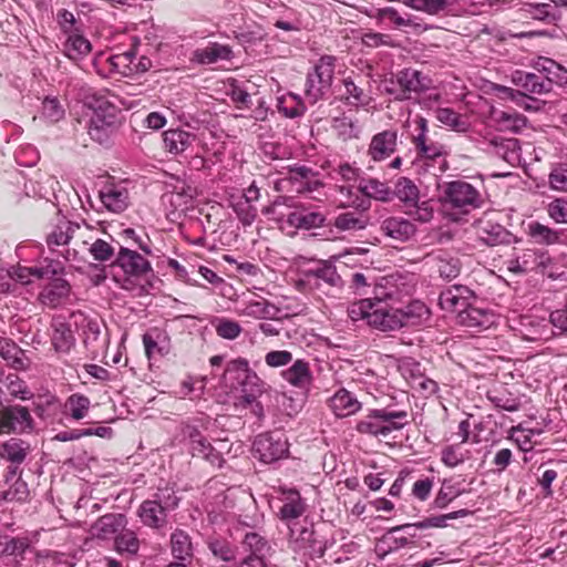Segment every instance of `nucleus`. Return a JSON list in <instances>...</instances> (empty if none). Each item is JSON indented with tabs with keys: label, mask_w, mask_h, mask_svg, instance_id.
<instances>
[{
	"label": "nucleus",
	"mask_w": 567,
	"mask_h": 567,
	"mask_svg": "<svg viewBox=\"0 0 567 567\" xmlns=\"http://www.w3.org/2000/svg\"><path fill=\"white\" fill-rule=\"evenodd\" d=\"M29 451V444L20 439H10L0 446V456L12 464L20 465L24 462Z\"/></svg>",
	"instance_id": "49530a36"
},
{
	"label": "nucleus",
	"mask_w": 567,
	"mask_h": 567,
	"mask_svg": "<svg viewBox=\"0 0 567 567\" xmlns=\"http://www.w3.org/2000/svg\"><path fill=\"white\" fill-rule=\"evenodd\" d=\"M238 316L248 317L256 320H276L280 315V309L272 302L261 298L249 300L237 309Z\"/></svg>",
	"instance_id": "c85d7f7f"
},
{
	"label": "nucleus",
	"mask_w": 567,
	"mask_h": 567,
	"mask_svg": "<svg viewBox=\"0 0 567 567\" xmlns=\"http://www.w3.org/2000/svg\"><path fill=\"white\" fill-rule=\"evenodd\" d=\"M458 321L470 329L481 331L488 329L495 323V316L492 311L473 307L471 303L468 308L460 315Z\"/></svg>",
	"instance_id": "f704fd0d"
},
{
	"label": "nucleus",
	"mask_w": 567,
	"mask_h": 567,
	"mask_svg": "<svg viewBox=\"0 0 567 567\" xmlns=\"http://www.w3.org/2000/svg\"><path fill=\"white\" fill-rule=\"evenodd\" d=\"M115 549L120 554L135 555L140 549V540L136 534L130 529H122L115 537Z\"/></svg>",
	"instance_id": "338daca9"
},
{
	"label": "nucleus",
	"mask_w": 567,
	"mask_h": 567,
	"mask_svg": "<svg viewBox=\"0 0 567 567\" xmlns=\"http://www.w3.org/2000/svg\"><path fill=\"white\" fill-rule=\"evenodd\" d=\"M184 435L189 440L193 456L200 457L212 466L220 468L224 463V453L229 452L227 440L216 441L213 445L196 426L187 425Z\"/></svg>",
	"instance_id": "1a4fd4ad"
},
{
	"label": "nucleus",
	"mask_w": 567,
	"mask_h": 567,
	"mask_svg": "<svg viewBox=\"0 0 567 567\" xmlns=\"http://www.w3.org/2000/svg\"><path fill=\"white\" fill-rule=\"evenodd\" d=\"M525 234L530 243L540 246H553L560 244V229L550 228L537 220H530L526 224Z\"/></svg>",
	"instance_id": "7c9ffc66"
},
{
	"label": "nucleus",
	"mask_w": 567,
	"mask_h": 567,
	"mask_svg": "<svg viewBox=\"0 0 567 567\" xmlns=\"http://www.w3.org/2000/svg\"><path fill=\"white\" fill-rule=\"evenodd\" d=\"M71 298V286L62 278H54L48 282L39 293L40 302L51 309L69 303Z\"/></svg>",
	"instance_id": "4be33fe9"
},
{
	"label": "nucleus",
	"mask_w": 567,
	"mask_h": 567,
	"mask_svg": "<svg viewBox=\"0 0 567 567\" xmlns=\"http://www.w3.org/2000/svg\"><path fill=\"white\" fill-rule=\"evenodd\" d=\"M330 406L338 417H344L358 412L361 409V403L354 394L346 389H340L330 399Z\"/></svg>",
	"instance_id": "58836bf2"
},
{
	"label": "nucleus",
	"mask_w": 567,
	"mask_h": 567,
	"mask_svg": "<svg viewBox=\"0 0 567 567\" xmlns=\"http://www.w3.org/2000/svg\"><path fill=\"white\" fill-rule=\"evenodd\" d=\"M80 230L79 224L61 218L48 234L47 244L51 250H54L55 247L68 245L75 231Z\"/></svg>",
	"instance_id": "e433bc0d"
},
{
	"label": "nucleus",
	"mask_w": 567,
	"mask_h": 567,
	"mask_svg": "<svg viewBox=\"0 0 567 567\" xmlns=\"http://www.w3.org/2000/svg\"><path fill=\"white\" fill-rule=\"evenodd\" d=\"M280 375L291 386L301 391H309L313 382L310 363L305 359L292 360L291 365L281 371Z\"/></svg>",
	"instance_id": "b1692460"
},
{
	"label": "nucleus",
	"mask_w": 567,
	"mask_h": 567,
	"mask_svg": "<svg viewBox=\"0 0 567 567\" xmlns=\"http://www.w3.org/2000/svg\"><path fill=\"white\" fill-rule=\"evenodd\" d=\"M362 213L360 210L341 213L336 217L333 225L342 231L362 230L368 225Z\"/></svg>",
	"instance_id": "5fc2aeb1"
},
{
	"label": "nucleus",
	"mask_w": 567,
	"mask_h": 567,
	"mask_svg": "<svg viewBox=\"0 0 567 567\" xmlns=\"http://www.w3.org/2000/svg\"><path fill=\"white\" fill-rule=\"evenodd\" d=\"M494 117L503 128L518 132L526 126L527 120L515 111H495Z\"/></svg>",
	"instance_id": "774afa93"
},
{
	"label": "nucleus",
	"mask_w": 567,
	"mask_h": 567,
	"mask_svg": "<svg viewBox=\"0 0 567 567\" xmlns=\"http://www.w3.org/2000/svg\"><path fill=\"white\" fill-rule=\"evenodd\" d=\"M65 115L64 105L55 96H47L42 101L41 117L49 123H58Z\"/></svg>",
	"instance_id": "e2e57ef3"
},
{
	"label": "nucleus",
	"mask_w": 567,
	"mask_h": 567,
	"mask_svg": "<svg viewBox=\"0 0 567 567\" xmlns=\"http://www.w3.org/2000/svg\"><path fill=\"white\" fill-rule=\"evenodd\" d=\"M477 236L488 246H495L505 241L508 236L507 230L499 224L491 221H480L476 226Z\"/></svg>",
	"instance_id": "09e8293b"
},
{
	"label": "nucleus",
	"mask_w": 567,
	"mask_h": 567,
	"mask_svg": "<svg viewBox=\"0 0 567 567\" xmlns=\"http://www.w3.org/2000/svg\"><path fill=\"white\" fill-rule=\"evenodd\" d=\"M398 130L388 128L374 134L368 147V155L373 162H383L391 157L398 147Z\"/></svg>",
	"instance_id": "aec40b11"
},
{
	"label": "nucleus",
	"mask_w": 567,
	"mask_h": 567,
	"mask_svg": "<svg viewBox=\"0 0 567 567\" xmlns=\"http://www.w3.org/2000/svg\"><path fill=\"white\" fill-rule=\"evenodd\" d=\"M178 498L168 491L159 492L154 499L144 501L138 508V516L145 526L159 528L165 525L167 511L177 506Z\"/></svg>",
	"instance_id": "ddd939ff"
},
{
	"label": "nucleus",
	"mask_w": 567,
	"mask_h": 567,
	"mask_svg": "<svg viewBox=\"0 0 567 567\" xmlns=\"http://www.w3.org/2000/svg\"><path fill=\"white\" fill-rule=\"evenodd\" d=\"M399 311L404 317L402 327L419 324L423 319H427L429 317V309L421 301L410 302L404 308H399Z\"/></svg>",
	"instance_id": "680f3d73"
},
{
	"label": "nucleus",
	"mask_w": 567,
	"mask_h": 567,
	"mask_svg": "<svg viewBox=\"0 0 567 567\" xmlns=\"http://www.w3.org/2000/svg\"><path fill=\"white\" fill-rule=\"evenodd\" d=\"M300 282L307 284L311 288H320L322 284L340 287L342 279L332 264L318 260L301 271Z\"/></svg>",
	"instance_id": "a211bd4d"
},
{
	"label": "nucleus",
	"mask_w": 567,
	"mask_h": 567,
	"mask_svg": "<svg viewBox=\"0 0 567 567\" xmlns=\"http://www.w3.org/2000/svg\"><path fill=\"white\" fill-rule=\"evenodd\" d=\"M126 525V517L123 514H105L101 516L92 526L94 536L107 539L121 532Z\"/></svg>",
	"instance_id": "c9c22d12"
},
{
	"label": "nucleus",
	"mask_w": 567,
	"mask_h": 567,
	"mask_svg": "<svg viewBox=\"0 0 567 567\" xmlns=\"http://www.w3.org/2000/svg\"><path fill=\"white\" fill-rule=\"evenodd\" d=\"M379 230L389 239L406 243L415 235L417 229L412 218L386 214L380 217Z\"/></svg>",
	"instance_id": "dca6fc26"
},
{
	"label": "nucleus",
	"mask_w": 567,
	"mask_h": 567,
	"mask_svg": "<svg viewBox=\"0 0 567 567\" xmlns=\"http://www.w3.org/2000/svg\"><path fill=\"white\" fill-rule=\"evenodd\" d=\"M437 190L440 203L453 215H468L485 204L482 190L464 179L443 182Z\"/></svg>",
	"instance_id": "20e7f679"
},
{
	"label": "nucleus",
	"mask_w": 567,
	"mask_h": 567,
	"mask_svg": "<svg viewBox=\"0 0 567 567\" xmlns=\"http://www.w3.org/2000/svg\"><path fill=\"white\" fill-rule=\"evenodd\" d=\"M120 243L111 239V241L96 238L89 245V252L92 258L99 262L113 261L116 257Z\"/></svg>",
	"instance_id": "a18cd8bd"
},
{
	"label": "nucleus",
	"mask_w": 567,
	"mask_h": 567,
	"mask_svg": "<svg viewBox=\"0 0 567 567\" xmlns=\"http://www.w3.org/2000/svg\"><path fill=\"white\" fill-rule=\"evenodd\" d=\"M110 267L113 271L120 269L126 279L141 278L153 271L151 262L143 255L121 245Z\"/></svg>",
	"instance_id": "4468645a"
},
{
	"label": "nucleus",
	"mask_w": 567,
	"mask_h": 567,
	"mask_svg": "<svg viewBox=\"0 0 567 567\" xmlns=\"http://www.w3.org/2000/svg\"><path fill=\"white\" fill-rule=\"evenodd\" d=\"M289 542L295 551L307 549L313 543V530L307 526H300L298 523L289 525Z\"/></svg>",
	"instance_id": "864d4df0"
},
{
	"label": "nucleus",
	"mask_w": 567,
	"mask_h": 567,
	"mask_svg": "<svg viewBox=\"0 0 567 567\" xmlns=\"http://www.w3.org/2000/svg\"><path fill=\"white\" fill-rule=\"evenodd\" d=\"M352 321L364 320L369 326L381 331L402 328L403 315L382 298H365L353 302L348 308Z\"/></svg>",
	"instance_id": "7ed1b4c3"
},
{
	"label": "nucleus",
	"mask_w": 567,
	"mask_h": 567,
	"mask_svg": "<svg viewBox=\"0 0 567 567\" xmlns=\"http://www.w3.org/2000/svg\"><path fill=\"white\" fill-rule=\"evenodd\" d=\"M402 2L416 11L435 16L445 12L455 0H402Z\"/></svg>",
	"instance_id": "6e6d98bb"
},
{
	"label": "nucleus",
	"mask_w": 567,
	"mask_h": 567,
	"mask_svg": "<svg viewBox=\"0 0 567 567\" xmlns=\"http://www.w3.org/2000/svg\"><path fill=\"white\" fill-rule=\"evenodd\" d=\"M60 270L58 262L48 261L45 265L22 266L18 265L10 270V282L17 281L22 285L30 284L33 279L51 278Z\"/></svg>",
	"instance_id": "412c9836"
},
{
	"label": "nucleus",
	"mask_w": 567,
	"mask_h": 567,
	"mask_svg": "<svg viewBox=\"0 0 567 567\" xmlns=\"http://www.w3.org/2000/svg\"><path fill=\"white\" fill-rule=\"evenodd\" d=\"M251 453L259 462L274 464L288 456L289 443L281 433H261L254 439Z\"/></svg>",
	"instance_id": "f8f14e48"
},
{
	"label": "nucleus",
	"mask_w": 567,
	"mask_h": 567,
	"mask_svg": "<svg viewBox=\"0 0 567 567\" xmlns=\"http://www.w3.org/2000/svg\"><path fill=\"white\" fill-rule=\"evenodd\" d=\"M475 299V293L466 286L453 285L442 290L439 297V305L442 310L462 315Z\"/></svg>",
	"instance_id": "6ab92c4d"
},
{
	"label": "nucleus",
	"mask_w": 567,
	"mask_h": 567,
	"mask_svg": "<svg viewBox=\"0 0 567 567\" xmlns=\"http://www.w3.org/2000/svg\"><path fill=\"white\" fill-rule=\"evenodd\" d=\"M45 181L30 178L24 183V192L29 197L48 198L51 193H54V186L58 185L51 176H44Z\"/></svg>",
	"instance_id": "13d9d810"
},
{
	"label": "nucleus",
	"mask_w": 567,
	"mask_h": 567,
	"mask_svg": "<svg viewBox=\"0 0 567 567\" xmlns=\"http://www.w3.org/2000/svg\"><path fill=\"white\" fill-rule=\"evenodd\" d=\"M33 430V419L25 406L9 405L0 410V433H25Z\"/></svg>",
	"instance_id": "f3484780"
},
{
	"label": "nucleus",
	"mask_w": 567,
	"mask_h": 567,
	"mask_svg": "<svg viewBox=\"0 0 567 567\" xmlns=\"http://www.w3.org/2000/svg\"><path fill=\"white\" fill-rule=\"evenodd\" d=\"M116 125L117 120H106L105 117L92 116L87 127V133L93 141L100 144H105L115 131Z\"/></svg>",
	"instance_id": "79ce46f5"
},
{
	"label": "nucleus",
	"mask_w": 567,
	"mask_h": 567,
	"mask_svg": "<svg viewBox=\"0 0 567 567\" xmlns=\"http://www.w3.org/2000/svg\"><path fill=\"white\" fill-rule=\"evenodd\" d=\"M281 501L282 505L279 509V517L281 520H285L288 526L293 525V523H297L296 520L305 514L307 505L296 489L284 491Z\"/></svg>",
	"instance_id": "bb28decb"
},
{
	"label": "nucleus",
	"mask_w": 567,
	"mask_h": 567,
	"mask_svg": "<svg viewBox=\"0 0 567 567\" xmlns=\"http://www.w3.org/2000/svg\"><path fill=\"white\" fill-rule=\"evenodd\" d=\"M336 58L323 55L316 63L313 70L308 73L305 83L306 100L310 105L323 97L332 84Z\"/></svg>",
	"instance_id": "0eeeda50"
},
{
	"label": "nucleus",
	"mask_w": 567,
	"mask_h": 567,
	"mask_svg": "<svg viewBox=\"0 0 567 567\" xmlns=\"http://www.w3.org/2000/svg\"><path fill=\"white\" fill-rule=\"evenodd\" d=\"M172 554L176 559L185 560L193 555L192 542L187 533L175 530L171 536Z\"/></svg>",
	"instance_id": "bf43d9fd"
},
{
	"label": "nucleus",
	"mask_w": 567,
	"mask_h": 567,
	"mask_svg": "<svg viewBox=\"0 0 567 567\" xmlns=\"http://www.w3.org/2000/svg\"><path fill=\"white\" fill-rule=\"evenodd\" d=\"M196 140V136L183 130H168L163 134L164 147L172 154L185 152Z\"/></svg>",
	"instance_id": "ea45409f"
},
{
	"label": "nucleus",
	"mask_w": 567,
	"mask_h": 567,
	"mask_svg": "<svg viewBox=\"0 0 567 567\" xmlns=\"http://www.w3.org/2000/svg\"><path fill=\"white\" fill-rule=\"evenodd\" d=\"M89 105L93 110V116L105 117L106 120H117L118 109L105 93H94L91 96Z\"/></svg>",
	"instance_id": "de8ad7c7"
},
{
	"label": "nucleus",
	"mask_w": 567,
	"mask_h": 567,
	"mask_svg": "<svg viewBox=\"0 0 567 567\" xmlns=\"http://www.w3.org/2000/svg\"><path fill=\"white\" fill-rule=\"evenodd\" d=\"M324 215L318 210L297 208L288 214L287 221L296 228H316L324 223Z\"/></svg>",
	"instance_id": "a19ab883"
},
{
	"label": "nucleus",
	"mask_w": 567,
	"mask_h": 567,
	"mask_svg": "<svg viewBox=\"0 0 567 567\" xmlns=\"http://www.w3.org/2000/svg\"><path fill=\"white\" fill-rule=\"evenodd\" d=\"M208 548L216 558L226 563H235L240 553V547L237 548L228 540L219 538L209 540Z\"/></svg>",
	"instance_id": "052dcab7"
},
{
	"label": "nucleus",
	"mask_w": 567,
	"mask_h": 567,
	"mask_svg": "<svg viewBox=\"0 0 567 567\" xmlns=\"http://www.w3.org/2000/svg\"><path fill=\"white\" fill-rule=\"evenodd\" d=\"M51 342L54 350L59 353H69L75 344V338L69 323L55 319L52 322Z\"/></svg>",
	"instance_id": "4c0bfd02"
},
{
	"label": "nucleus",
	"mask_w": 567,
	"mask_h": 567,
	"mask_svg": "<svg viewBox=\"0 0 567 567\" xmlns=\"http://www.w3.org/2000/svg\"><path fill=\"white\" fill-rule=\"evenodd\" d=\"M392 198L403 206L404 213L421 224L433 219L434 208L430 199H421L419 186L409 177L401 176L394 182Z\"/></svg>",
	"instance_id": "39448f33"
},
{
	"label": "nucleus",
	"mask_w": 567,
	"mask_h": 567,
	"mask_svg": "<svg viewBox=\"0 0 567 567\" xmlns=\"http://www.w3.org/2000/svg\"><path fill=\"white\" fill-rule=\"evenodd\" d=\"M30 547L27 537H0V557L23 558L25 550Z\"/></svg>",
	"instance_id": "3c124183"
},
{
	"label": "nucleus",
	"mask_w": 567,
	"mask_h": 567,
	"mask_svg": "<svg viewBox=\"0 0 567 567\" xmlns=\"http://www.w3.org/2000/svg\"><path fill=\"white\" fill-rule=\"evenodd\" d=\"M413 131L410 141L414 147L412 169L415 174L437 176L449 168V148L443 143L429 137L427 120L416 115L412 120Z\"/></svg>",
	"instance_id": "f257e3e1"
},
{
	"label": "nucleus",
	"mask_w": 567,
	"mask_h": 567,
	"mask_svg": "<svg viewBox=\"0 0 567 567\" xmlns=\"http://www.w3.org/2000/svg\"><path fill=\"white\" fill-rule=\"evenodd\" d=\"M269 542L256 532H247L240 542L239 559L227 567H269L267 554Z\"/></svg>",
	"instance_id": "9b49d317"
},
{
	"label": "nucleus",
	"mask_w": 567,
	"mask_h": 567,
	"mask_svg": "<svg viewBox=\"0 0 567 567\" xmlns=\"http://www.w3.org/2000/svg\"><path fill=\"white\" fill-rule=\"evenodd\" d=\"M512 82L523 93L543 95L549 93V82L537 73L516 70L512 73Z\"/></svg>",
	"instance_id": "a878e982"
},
{
	"label": "nucleus",
	"mask_w": 567,
	"mask_h": 567,
	"mask_svg": "<svg viewBox=\"0 0 567 567\" xmlns=\"http://www.w3.org/2000/svg\"><path fill=\"white\" fill-rule=\"evenodd\" d=\"M278 111L286 117L296 118L302 116L307 106L302 99L295 93H287L277 99Z\"/></svg>",
	"instance_id": "c03bdc74"
},
{
	"label": "nucleus",
	"mask_w": 567,
	"mask_h": 567,
	"mask_svg": "<svg viewBox=\"0 0 567 567\" xmlns=\"http://www.w3.org/2000/svg\"><path fill=\"white\" fill-rule=\"evenodd\" d=\"M143 344L148 359L163 358L171 351L168 334L156 328L143 334Z\"/></svg>",
	"instance_id": "473e14b6"
},
{
	"label": "nucleus",
	"mask_w": 567,
	"mask_h": 567,
	"mask_svg": "<svg viewBox=\"0 0 567 567\" xmlns=\"http://www.w3.org/2000/svg\"><path fill=\"white\" fill-rule=\"evenodd\" d=\"M359 192L360 194H353L349 187L342 186L340 193L348 195V200L342 206L367 212L371 207L372 198L380 202H390L392 199V189L385 183L375 178L361 183Z\"/></svg>",
	"instance_id": "6e6552de"
},
{
	"label": "nucleus",
	"mask_w": 567,
	"mask_h": 567,
	"mask_svg": "<svg viewBox=\"0 0 567 567\" xmlns=\"http://www.w3.org/2000/svg\"><path fill=\"white\" fill-rule=\"evenodd\" d=\"M225 378L236 381L239 386L238 405L250 408L254 415L262 419L264 408L258 399L264 393L266 383L250 369L249 362L243 358L230 361L225 370Z\"/></svg>",
	"instance_id": "f03ea898"
},
{
	"label": "nucleus",
	"mask_w": 567,
	"mask_h": 567,
	"mask_svg": "<svg viewBox=\"0 0 567 567\" xmlns=\"http://www.w3.org/2000/svg\"><path fill=\"white\" fill-rule=\"evenodd\" d=\"M233 58V50L227 44L209 42L203 48L193 51L190 60L198 64H214L218 61H228Z\"/></svg>",
	"instance_id": "c756f323"
},
{
	"label": "nucleus",
	"mask_w": 567,
	"mask_h": 567,
	"mask_svg": "<svg viewBox=\"0 0 567 567\" xmlns=\"http://www.w3.org/2000/svg\"><path fill=\"white\" fill-rule=\"evenodd\" d=\"M435 267L440 277L445 280L455 279L461 271L460 259L445 252L435 257Z\"/></svg>",
	"instance_id": "4d7b16f0"
},
{
	"label": "nucleus",
	"mask_w": 567,
	"mask_h": 567,
	"mask_svg": "<svg viewBox=\"0 0 567 567\" xmlns=\"http://www.w3.org/2000/svg\"><path fill=\"white\" fill-rule=\"evenodd\" d=\"M136 60L135 50L131 49L122 53L113 54L109 58L111 71L123 76H130L134 73V61Z\"/></svg>",
	"instance_id": "603ef678"
},
{
	"label": "nucleus",
	"mask_w": 567,
	"mask_h": 567,
	"mask_svg": "<svg viewBox=\"0 0 567 567\" xmlns=\"http://www.w3.org/2000/svg\"><path fill=\"white\" fill-rule=\"evenodd\" d=\"M487 151L512 166L518 165L520 162L522 151L517 138L494 136L487 142Z\"/></svg>",
	"instance_id": "393cba45"
},
{
	"label": "nucleus",
	"mask_w": 567,
	"mask_h": 567,
	"mask_svg": "<svg viewBox=\"0 0 567 567\" xmlns=\"http://www.w3.org/2000/svg\"><path fill=\"white\" fill-rule=\"evenodd\" d=\"M435 117L441 124L449 126L456 132H465L468 127L467 122L462 117V115L450 107L437 109Z\"/></svg>",
	"instance_id": "0e129e2a"
},
{
	"label": "nucleus",
	"mask_w": 567,
	"mask_h": 567,
	"mask_svg": "<svg viewBox=\"0 0 567 567\" xmlns=\"http://www.w3.org/2000/svg\"><path fill=\"white\" fill-rule=\"evenodd\" d=\"M433 86L432 79L421 71L406 68L399 71L391 81V86H386V92L394 96L395 100H408L412 94H420L431 90Z\"/></svg>",
	"instance_id": "423d86ee"
},
{
	"label": "nucleus",
	"mask_w": 567,
	"mask_h": 567,
	"mask_svg": "<svg viewBox=\"0 0 567 567\" xmlns=\"http://www.w3.org/2000/svg\"><path fill=\"white\" fill-rule=\"evenodd\" d=\"M498 96L504 100H509L514 102L517 106L526 110V111H539L540 102L537 99H534L526 93H523L520 90H515L507 86L498 85L496 87Z\"/></svg>",
	"instance_id": "37998d69"
},
{
	"label": "nucleus",
	"mask_w": 567,
	"mask_h": 567,
	"mask_svg": "<svg viewBox=\"0 0 567 567\" xmlns=\"http://www.w3.org/2000/svg\"><path fill=\"white\" fill-rule=\"evenodd\" d=\"M92 50L91 42L81 34L68 35L63 51L71 60H79L87 55Z\"/></svg>",
	"instance_id": "8fccbe9b"
},
{
	"label": "nucleus",
	"mask_w": 567,
	"mask_h": 567,
	"mask_svg": "<svg viewBox=\"0 0 567 567\" xmlns=\"http://www.w3.org/2000/svg\"><path fill=\"white\" fill-rule=\"evenodd\" d=\"M286 177L279 181L277 189H282V184H290L291 190L300 194H310L322 187L319 173L306 165H293L286 167Z\"/></svg>",
	"instance_id": "2eb2a0df"
},
{
	"label": "nucleus",
	"mask_w": 567,
	"mask_h": 567,
	"mask_svg": "<svg viewBox=\"0 0 567 567\" xmlns=\"http://www.w3.org/2000/svg\"><path fill=\"white\" fill-rule=\"evenodd\" d=\"M544 257L543 252L536 249H525L519 254H513L509 259L505 261L508 271L514 274H525L535 269L543 261L539 260Z\"/></svg>",
	"instance_id": "72a5a7b5"
},
{
	"label": "nucleus",
	"mask_w": 567,
	"mask_h": 567,
	"mask_svg": "<svg viewBox=\"0 0 567 567\" xmlns=\"http://www.w3.org/2000/svg\"><path fill=\"white\" fill-rule=\"evenodd\" d=\"M91 401L87 396L80 393L71 394L65 402V408L73 420H82L87 415Z\"/></svg>",
	"instance_id": "69168bd1"
},
{
	"label": "nucleus",
	"mask_w": 567,
	"mask_h": 567,
	"mask_svg": "<svg viewBox=\"0 0 567 567\" xmlns=\"http://www.w3.org/2000/svg\"><path fill=\"white\" fill-rule=\"evenodd\" d=\"M394 415L386 414V409L372 410L369 415L358 422L357 431L361 434H369L373 436L389 435V429L383 425L386 419H395Z\"/></svg>",
	"instance_id": "2f4dec72"
},
{
	"label": "nucleus",
	"mask_w": 567,
	"mask_h": 567,
	"mask_svg": "<svg viewBox=\"0 0 567 567\" xmlns=\"http://www.w3.org/2000/svg\"><path fill=\"white\" fill-rule=\"evenodd\" d=\"M74 324L82 330L83 343L92 360L104 357L110 343L107 332H102L101 323L78 311L71 315Z\"/></svg>",
	"instance_id": "9d476101"
},
{
	"label": "nucleus",
	"mask_w": 567,
	"mask_h": 567,
	"mask_svg": "<svg viewBox=\"0 0 567 567\" xmlns=\"http://www.w3.org/2000/svg\"><path fill=\"white\" fill-rule=\"evenodd\" d=\"M99 197L107 210L116 214L124 212L130 203L127 188L117 184L103 186Z\"/></svg>",
	"instance_id": "cd10ccee"
},
{
	"label": "nucleus",
	"mask_w": 567,
	"mask_h": 567,
	"mask_svg": "<svg viewBox=\"0 0 567 567\" xmlns=\"http://www.w3.org/2000/svg\"><path fill=\"white\" fill-rule=\"evenodd\" d=\"M517 331L522 339L532 342L548 340L553 334L548 320L533 316H523L519 319Z\"/></svg>",
	"instance_id": "5701e85b"
}]
</instances>
